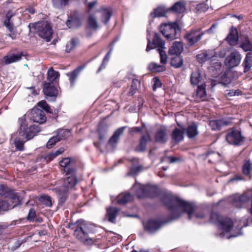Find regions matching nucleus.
<instances>
[{"label": "nucleus", "instance_id": "obj_1", "mask_svg": "<svg viewBox=\"0 0 252 252\" xmlns=\"http://www.w3.org/2000/svg\"><path fill=\"white\" fill-rule=\"evenodd\" d=\"M162 202L170 211L171 220L178 219L182 214L187 213L188 218L190 220L194 216L197 219L203 218L204 214L197 213L199 208L184 200L169 194H165L161 198Z\"/></svg>", "mask_w": 252, "mask_h": 252}, {"label": "nucleus", "instance_id": "obj_2", "mask_svg": "<svg viewBox=\"0 0 252 252\" xmlns=\"http://www.w3.org/2000/svg\"><path fill=\"white\" fill-rule=\"evenodd\" d=\"M20 127L16 133L17 137L14 141L16 149L20 151L24 149V142L32 139L41 131L38 125H33L28 127V123L25 118L19 119Z\"/></svg>", "mask_w": 252, "mask_h": 252}, {"label": "nucleus", "instance_id": "obj_3", "mask_svg": "<svg viewBox=\"0 0 252 252\" xmlns=\"http://www.w3.org/2000/svg\"><path fill=\"white\" fill-rule=\"evenodd\" d=\"M74 236L82 243L91 245L94 243L91 236L94 233L93 226L84 220L78 221L74 227Z\"/></svg>", "mask_w": 252, "mask_h": 252}, {"label": "nucleus", "instance_id": "obj_4", "mask_svg": "<svg viewBox=\"0 0 252 252\" xmlns=\"http://www.w3.org/2000/svg\"><path fill=\"white\" fill-rule=\"evenodd\" d=\"M28 27L31 32L37 33L40 37L47 42L51 40L53 31L48 22L42 21L36 23H30Z\"/></svg>", "mask_w": 252, "mask_h": 252}, {"label": "nucleus", "instance_id": "obj_5", "mask_svg": "<svg viewBox=\"0 0 252 252\" xmlns=\"http://www.w3.org/2000/svg\"><path fill=\"white\" fill-rule=\"evenodd\" d=\"M210 220L217 224L220 229L226 233L229 232L233 228V221L230 218L220 215L217 212L211 213Z\"/></svg>", "mask_w": 252, "mask_h": 252}, {"label": "nucleus", "instance_id": "obj_6", "mask_svg": "<svg viewBox=\"0 0 252 252\" xmlns=\"http://www.w3.org/2000/svg\"><path fill=\"white\" fill-rule=\"evenodd\" d=\"M252 199V189L247 190L242 194L236 193L232 195L229 198V202L234 207L242 209Z\"/></svg>", "mask_w": 252, "mask_h": 252}, {"label": "nucleus", "instance_id": "obj_7", "mask_svg": "<svg viewBox=\"0 0 252 252\" xmlns=\"http://www.w3.org/2000/svg\"><path fill=\"white\" fill-rule=\"evenodd\" d=\"M210 65L208 67V75L214 79L218 78L224 69V65L221 61L213 56L209 61Z\"/></svg>", "mask_w": 252, "mask_h": 252}, {"label": "nucleus", "instance_id": "obj_8", "mask_svg": "<svg viewBox=\"0 0 252 252\" xmlns=\"http://www.w3.org/2000/svg\"><path fill=\"white\" fill-rule=\"evenodd\" d=\"M158 189L157 186L150 185H140L137 187L135 191L136 195L138 198L155 197L158 194Z\"/></svg>", "mask_w": 252, "mask_h": 252}, {"label": "nucleus", "instance_id": "obj_9", "mask_svg": "<svg viewBox=\"0 0 252 252\" xmlns=\"http://www.w3.org/2000/svg\"><path fill=\"white\" fill-rule=\"evenodd\" d=\"M178 31H180V29L176 23L171 24H164L160 26V32L163 35L170 40H174L177 38Z\"/></svg>", "mask_w": 252, "mask_h": 252}, {"label": "nucleus", "instance_id": "obj_10", "mask_svg": "<svg viewBox=\"0 0 252 252\" xmlns=\"http://www.w3.org/2000/svg\"><path fill=\"white\" fill-rule=\"evenodd\" d=\"M226 140L230 144L239 146L244 141L245 137L242 136L241 131L233 129L227 134Z\"/></svg>", "mask_w": 252, "mask_h": 252}, {"label": "nucleus", "instance_id": "obj_11", "mask_svg": "<svg viewBox=\"0 0 252 252\" xmlns=\"http://www.w3.org/2000/svg\"><path fill=\"white\" fill-rule=\"evenodd\" d=\"M14 13L11 10L7 12L5 19L3 21V25L6 28L8 31L10 32L8 36L11 37L12 39H14L17 36V32L16 28L14 26L13 17Z\"/></svg>", "mask_w": 252, "mask_h": 252}, {"label": "nucleus", "instance_id": "obj_12", "mask_svg": "<svg viewBox=\"0 0 252 252\" xmlns=\"http://www.w3.org/2000/svg\"><path fill=\"white\" fill-rule=\"evenodd\" d=\"M30 119L33 122L39 124L44 123L46 121V117L43 110L34 107L30 113Z\"/></svg>", "mask_w": 252, "mask_h": 252}, {"label": "nucleus", "instance_id": "obj_13", "mask_svg": "<svg viewBox=\"0 0 252 252\" xmlns=\"http://www.w3.org/2000/svg\"><path fill=\"white\" fill-rule=\"evenodd\" d=\"M232 123L231 119L222 118L217 120H210L209 126L213 130H220L222 126H228Z\"/></svg>", "mask_w": 252, "mask_h": 252}, {"label": "nucleus", "instance_id": "obj_14", "mask_svg": "<svg viewBox=\"0 0 252 252\" xmlns=\"http://www.w3.org/2000/svg\"><path fill=\"white\" fill-rule=\"evenodd\" d=\"M231 79L230 78V70L225 71L223 74L216 79H211L210 83L211 89L218 84H221L224 86H226L231 83Z\"/></svg>", "mask_w": 252, "mask_h": 252}, {"label": "nucleus", "instance_id": "obj_15", "mask_svg": "<svg viewBox=\"0 0 252 252\" xmlns=\"http://www.w3.org/2000/svg\"><path fill=\"white\" fill-rule=\"evenodd\" d=\"M66 24L69 28H77L80 27L82 22L79 12L76 10L72 12L66 21Z\"/></svg>", "mask_w": 252, "mask_h": 252}, {"label": "nucleus", "instance_id": "obj_16", "mask_svg": "<svg viewBox=\"0 0 252 252\" xmlns=\"http://www.w3.org/2000/svg\"><path fill=\"white\" fill-rule=\"evenodd\" d=\"M151 136L148 131H146L145 134L142 133L139 140V143L135 147V151L137 152L145 151L147 149V143L151 141Z\"/></svg>", "mask_w": 252, "mask_h": 252}, {"label": "nucleus", "instance_id": "obj_17", "mask_svg": "<svg viewBox=\"0 0 252 252\" xmlns=\"http://www.w3.org/2000/svg\"><path fill=\"white\" fill-rule=\"evenodd\" d=\"M168 140L167 129L164 126H161L158 128L155 135V140L157 143L164 144Z\"/></svg>", "mask_w": 252, "mask_h": 252}, {"label": "nucleus", "instance_id": "obj_18", "mask_svg": "<svg viewBox=\"0 0 252 252\" xmlns=\"http://www.w3.org/2000/svg\"><path fill=\"white\" fill-rule=\"evenodd\" d=\"M241 60L240 54L237 51L233 52L226 59V61H228V64H224L225 65H228L231 68L236 67L239 64Z\"/></svg>", "mask_w": 252, "mask_h": 252}, {"label": "nucleus", "instance_id": "obj_19", "mask_svg": "<svg viewBox=\"0 0 252 252\" xmlns=\"http://www.w3.org/2000/svg\"><path fill=\"white\" fill-rule=\"evenodd\" d=\"M239 39L238 32L237 28L235 27H231L229 31V33L225 38L231 46L237 45Z\"/></svg>", "mask_w": 252, "mask_h": 252}, {"label": "nucleus", "instance_id": "obj_20", "mask_svg": "<svg viewBox=\"0 0 252 252\" xmlns=\"http://www.w3.org/2000/svg\"><path fill=\"white\" fill-rule=\"evenodd\" d=\"M203 33L200 31H192L187 33L185 37L189 45H193L200 39Z\"/></svg>", "mask_w": 252, "mask_h": 252}, {"label": "nucleus", "instance_id": "obj_21", "mask_svg": "<svg viewBox=\"0 0 252 252\" xmlns=\"http://www.w3.org/2000/svg\"><path fill=\"white\" fill-rule=\"evenodd\" d=\"M143 225L146 230L152 233L158 230L161 227V223L159 221L151 220L143 222Z\"/></svg>", "mask_w": 252, "mask_h": 252}, {"label": "nucleus", "instance_id": "obj_22", "mask_svg": "<svg viewBox=\"0 0 252 252\" xmlns=\"http://www.w3.org/2000/svg\"><path fill=\"white\" fill-rule=\"evenodd\" d=\"M126 126H122L118 128L108 141V144L112 147H115L120 140V137L124 133Z\"/></svg>", "mask_w": 252, "mask_h": 252}, {"label": "nucleus", "instance_id": "obj_23", "mask_svg": "<svg viewBox=\"0 0 252 252\" xmlns=\"http://www.w3.org/2000/svg\"><path fill=\"white\" fill-rule=\"evenodd\" d=\"M22 53L17 54H10L4 56L0 60V66L8 64L18 61L21 59Z\"/></svg>", "mask_w": 252, "mask_h": 252}, {"label": "nucleus", "instance_id": "obj_24", "mask_svg": "<svg viewBox=\"0 0 252 252\" xmlns=\"http://www.w3.org/2000/svg\"><path fill=\"white\" fill-rule=\"evenodd\" d=\"M22 53L17 54H10L4 56L0 60V66L8 64L18 61L21 59Z\"/></svg>", "mask_w": 252, "mask_h": 252}, {"label": "nucleus", "instance_id": "obj_25", "mask_svg": "<svg viewBox=\"0 0 252 252\" xmlns=\"http://www.w3.org/2000/svg\"><path fill=\"white\" fill-rule=\"evenodd\" d=\"M22 53L17 54H10L4 56L0 60V66L8 64L18 61L21 59Z\"/></svg>", "mask_w": 252, "mask_h": 252}, {"label": "nucleus", "instance_id": "obj_26", "mask_svg": "<svg viewBox=\"0 0 252 252\" xmlns=\"http://www.w3.org/2000/svg\"><path fill=\"white\" fill-rule=\"evenodd\" d=\"M96 11L101 14V22L105 25L107 24L112 15V9L110 8L101 7Z\"/></svg>", "mask_w": 252, "mask_h": 252}, {"label": "nucleus", "instance_id": "obj_27", "mask_svg": "<svg viewBox=\"0 0 252 252\" xmlns=\"http://www.w3.org/2000/svg\"><path fill=\"white\" fill-rule=\"evenodd\" d=\"M164 45V42L160 38L158 33H155L153 40V45H151L150 41L148 39V42L146 51L147 52H149L150 50L153 49L154 47H160V49H162Z\"/></svg>", "mask_w": 252, "mask_h": 252}, {"label": "nucleus", "instance_id": "obj_28", "mask_svg": "<svg viewBox=\"0 0 252 252\" xmlns=\"http://www.w3.org/2000/svg\"><path fill=\"white\" fill-rule=\"evenodd\" d=\"M242 173L250 179L252 177V162L250 159H245L241 167Z\"/></svg>", "mask_w": 252, "mask_h": 252}, {"label": "nucleus", "instance_id": "obj_29", "mask_svg": "<svg viewBox=\"0 0 252 252\" xmlns=\"http://www.w3.org/2000/svg\"><path fill=\"white\" fill-rule=\"evenodd\" d=\"M76 183V177L68 176L64 179L63 186L61 188L70 191L74 188Z\"/></svg>", "mask_w": 252, "mask_h": 252}, {"label": "nucleus", "instance_id": "obj_30", "mask_svg": "<svg viewBox=\"0 0 252 252\" xmlns=\"http://www.w3.org/2000/svg\"><path fill=\"white\" fill-rule=\"evenodd\" d=\"M169 11V8L165 7L163 5H160L154 9V11L151 13L150 17L152 19L156 17H164Z\"/></svg>", "mask_w": 252, "mask_h": 252}, {"label": "nucleus", "instance_id": "obj_31", "mask_svg": "<svg viewBox=\"0 0 252 252\" xmlns=\"http://www.w3.org/2000/svg\"><path fill=\"white\" fill-rule=\"evenodd\" d=\"M183 44L180 41L174 42L169 49L168 53L171 55H179L183 51Z\"/></svg>", "mask_w": 252, "mask_h": 252}, {"label": "nucleus", "instance_id": "obj_32", "mask_svg": "<svg viewBox=\"0 0 252 252\" xmlns=\"http://www.w3.org/2000/svg\"><path fill=\"white\" fill-rule=\"evenodd\" d=\"M43 92L45 95L49 96H56L58 94V90L55 87L52 86L50 83L45 82L44 84Z\"/></svg>", "mask_w": 252, "mask_h": 252}, {"label": "nucleus", "instance_id": "obj_33", "mask_svg": "<svg viewBox=\"0 0 252 252\" xmlns=\"http://www.w3.org/2000/svg\"><path fill=\"white\" fill-rule=\"evenodd\" d=\"M119 209L116 207H109L107 209L106 217L108 221L112 223H115L116 218L117 216Z\"/></svg>", "mask_w": 252, "mask_h": 252}, {"label": "nucleus", "instance_id": "obj_34", "mask_svg": "<svg viewBox=\"0 0 252 252\" xmlns=\"http://www.w3.org/2000/svg\"><path fill=\"white\" fill-rule=\"evenodd\" d=\"M6 197L9 199V201L8 202L10 204L9 209H12L18 205H21L20 201L17 193L11 190L9 194ZM7 202H8V201Z\"/></svg>", "mask_w": 252, "mask_h": 252}, {"label": "nucleus", "instance_id": "obj_35", "mask_svg": "<svg viewBox=\"0 0 252 252\" xmlns=\"http://www.w3.org/2000/svg\"><path fill=\"white\" fill-rule=\"evenodd\" d=\"M244 67V72L247 73L250 71L252 67V52H248L242 64Z\"/></svg>", "mask_w": 252, "mask_h": 252}, {"label": "nucleus", "instance_id": "obj_36", "mask_svg": "<svg viewBox=\"0 0 252 252\" xmlns=\"http://www.w3.org/2000/svg\"><path fill=\"white\" fill-rule=\"evenodd\" d=\"M169 9V11H172L178 14L182 13L186 10L185 3L183 1H178Z\"/></svg>", "mask_w": 252, "mask_h": 252}, {"label": "nucleus", "instance_id": "obj_37", "mask_svg": "<svg viewBox=\"0 0 252 252\" xmlns=\"http://www.w3.org/2000/svg\"><path fill=\"white\" fill-rule=\"evenodd\" d=\"M185 133V128L180 129L175 128L171 134L172 139L175 142H180L183 140L184 135Z\"/></svg>", "mask_w": 252, "mask_h": 252}, {"label": "nucleus", "instance_id": "obj_38", "mask_svg": "<svg viewBox=\"0 0 252 252\" xmlns=\"http://www.w3.org/2000/svg\"><path fill=\"white\" fill-rule=\"evenodd\" d=\"M185 132L189 138L192 139L196 136L198 134L197 126L195 124L192 123L185 128Z\"/></svg>", "mask_w": 252, "mask_h": 252}, {"label": "nucleus", "instance_id": "obj_39", "mask_svg": "<svg viewBox=\"0 0 252 252\" xmlns=\"http://www.w3.org/2000/svg\"><path fill=\"white\" fill-rule=\"evenodd\" d=\"M69 191L61 188L57 191L59 198V205L62 206L65 202Z\"/></svg>", "mask_w": 252, "mask_h": 252}, {"label": "nucleus", "instance_id": "obj_40", "mask_svg": "<svg viewBox=\"0 0 252 252\" xmlns=\"http://www.w3.org/2000/svg\"><path fill=\"white\" fill-rule=\"evenodd\" d=\"M87 24L89 28L96 30L98 28L96 18L94 14H90L87 19Z\"/></svg>", "mask_w": 252, "mask_h": 252}, {"label": "nucleus", "instance_id": "obj_41", "mask_svg": "<svg viewBox=\"0 0 252 252\" xmlns=\"http://www.w3.org/2000/svg\"><path fill=\"white\" fill-rule=\"evenodd\" d=\"M39 203L43 207H51L52 206V198L47 195H41L38 198Z\"/></svg>", "mask_w": 252, "mask_h": 252}, {"label": "nucleus", "instance_id": "obj_42", "mask_svg": "<svg viewBox=\"0 0 252 252\" xmlns=\"http://www.w3.org/2000/svg\"><path fill=\"white\" fill-rule=\"evenodd\" d=\"M133 199L132 195L129 193L120 195L117 199L119 204H125Z\"/></svg>", "mask_w": 252, "mask_h": 252}, {"label": "nucleus", "instance_id": "obj_43", "mask_svg": "<svg viewBox=\"0 0 252 252\" xmlns=\"http://www.w3.org/2000/svg\"><path fill=\"white\" fill-rule=\"evenodd\" d=\"M240 47L245 51L252 52V43H251L249 37L246 36L244 40L240 44Z\"/></svg>", "mask_w": 252, "mask_h": 252}, {"label": "nucleus", "instance_id": "obj_44", "mask_svg": "<svg viewBox=\"0 0 252 252\" xmlns=\"http://www.w3.org/2000/svg\"><path fill=\"white\" fill-rule=\"evenodd\" d=\"M81 70V68H77L74 70L72 72L67 74V75L69 77V80L71 87L74 86L75 82Z\"/></svg>", "mask_w": 252, "mask_h": 252}, {"label": "nucleus", "instance_id": "obj_45", "mask_svg": "<svg viewBox=\"0 0 252 252\" xmlns=\"http://www.w3.org/2000/svg\"><path fill=\"white\" fill-rule=\"evenodd\" d=\"M59 76V72L54 70L52 67L49 69L47 72V79L50 82L49 83H53Z\"/></svg>", "mask_w": 252, "mask_h": 252}, {"label": "nucleus", "instance_id": "obj_46", "mask_svg": "<svg viewBox=\"0 0 252 252\" xmlns=\"http://www.w3.org/2000/svg\"><path fill=\"white\" fill-rule=\"evenodd\" d=\"M170 63L171 66L175 68H179L183 64V59L180 56L176 55L175 57L171 59Z\"/></svg>", "mask_w": 252, "mask_h": 252}, {"label": "nucleus", "instance_id": "obj_47", "mask_svg": "<svg viewBox=\"0 0 252 252\" xmlns=\"http://www.w3.org/2000/svg\"><path fill=\"white\" fill-rule=\"evenodd\" d=\"M202 77L198 70L192 72L190 76V82L192 85H197L201 80Z\"/></svg>", "mask_w": 252, "mask_h": 252}, {"label": "nucleus", "instance_id": "obj_48", "mask_svg": "<svg viewBox=\"0 0 252 252\" xmlns=\"http://www.w3.org/2000/svg\"><path fill=\"white\" fill-rule=\"evenodd\" d=\"M79 44V40L77 38H72L70 41L68 42L66 45L65 51L69 53L76 46Z\"/></svg>", "mask_w": 252, "mask_h": 252}, {"label": "nucleus", "instance_id": "obj_49", "mask_svg": "<svg viewBox=\"0 0 252 252\" xmlns=\"http://www.w3.org/2000/svg\"><path fill=\"white\" fill-rule=\"evenodd\" d=\"M148 68L154 72H163L165 70L166 67L163 65H158L156 63H152L149 64Z\"/></svg>", "mask_w": 252, "mask_h": 252}, {"label": "nucleus", "instance_id": "obj_50", "mask_svg": "<svg viewBox=\"0 0 252 252\" xmlns=\"http://www.w3.org/2000/svg\"><path fill=\"white\" fill-rule=\"evenodd\" d=\"M196 98L201 101L205 100V85L202 84L198 86L196 90Z\"/></svg>", "mask_w": 252, "mask_h": 252}, {"label": "nucleus", "instance_id": "obj_51", "mask_svg": "<svg viewBox=\"0 0 252 252\" xmlns=\"http://www.w3.org/2000/svg\"><path fill=\"white\" fill-rule=\"evenodd\" d=\"M69 0H52L53 6L59 9L63 8L68 4Z\"/></svg>", "mask_w": 252, "mask_h": 252}, {"label": "nucleus", "instance_id": "obj_52", "mask_svg": "<svg viewBox=\"0 0 252 252\" xmlns=\"http://www.w3.org/2000/svg\"><path fill=\"white\" fill-rule=\"evenodd\" d=\"M107 130L106 126L101 125L98 126L97 132L99 140L103 141L104 140V137L107 132Z\"/></svg>", "mask_w": 252, "mask_h": 252}, {"label": "nucleus", "instance_id": "obj_53", "mask_svg": "<svg viewBox=\"0 0 252 252\" xmlns=\"http://www.w3.org/2000/svg\"><path fill=\"white\" fill-rule=\"evenodd\" d=\"M138 83V80L137 79H133L129 91L128 93V94L129 95H133L134 94L136 93V91L138 90L137 84Z\"/></svg>", "mask_w": 252, "mask_h": 252}, {"label": "nucleus", "instance_id": "obj_54", "mask_svg": "<svg viewBox=\"0 0 252 252\" xmlns=\"http://www.w3.org/2000/svg\"><path fill=\"white\" fill-rule=\"evenodd\" d=\"M37 105L43 110L49 113H52V109L50 107L46 101L42 100L38 102Z\"/></svg>", "mask_w": 252, "mask_h": 252}, {"label": "nucleus", "instance_id": "obj_55", "mask_svg": "<svg viewBox=\"0 0 252 252\" xmlns=\"http://www.w3.org/2000/svg\"><path fill=\"white\" fill-rule=\"evenodd\" d=\"M112 50H113V47H112L110 48V49L109 50V51H108V52L106 54V55L104 57L101 65L100 66L98 70L97 71V73L99 72L102 69V68H104L105 67V65H104V63L105 62H107L109 61Z\"/></svg>", "mask_w": 252, "mask_h": 252}, {"label": "nucleus", "instance_id": "obj_56", "mask_svg": "<svg viewBox=\"0 0 252 252\" xmlns=\"http://www.w3.org/2000/svg\"><path fill=\"white\" fill-rule=\"evenodd\" d=\"M60 141V138H58L57 135L52 137L48 141L46 145L47 148L48 149L51 148L54 145Z\"/></svg>", "mask_w": 252, "mask_h": 252}, {"label": "nucleus", "instance_id": "obj_57", "mask_svg": "<svg viewBox=\"0 0 252 252\" xmlns=\"http://www.w3.org/2000/svg\"><path fill=\"white\" fill-rule=\"evenodd\" d=\"M11 190L4 185H0V195L6 197L9 194Z\"/></svg>", "mask_w": 252, "mask_h": 252}, {"label": "nucleus", "instance_id": "obj_58", "mask_svg": "<svg viewBox=\"0 0 252 252\" xmlns=\"http://www.w3.org/2000/svg\"><path fill=\"white\" fill-rule=\"evenodd\" d=\"M69 131L66 129H62L58 131L57 136L60 138V140L65 139L69 134Z\"/></svg>", "mask_w": 252, "mask_h": 252}, {"label": "nucleus", "instance_id": "obj_59", "mask_svg": "<svg viewBox=\"0 0 252 252\" xmlns=\"http://www.w3.org/2000/svg\"><path fill=\"white\" fill-rule=\"evenodd\" d=\"M158 50L160 55V63L165 64L167 59L166 52L162 49H158Z\"/></svg>", "mask_w": 252, "mask_h": 252}, {"label": "nucleus", "instance_id": "obj_60", "mask_svg": "<svg viewBox=\"0 0 252 252\" xmlns=\"http://www.w3.org/2000/svg\"><path fill=\"white\" fill-rule=\"evenodd\" d=\"M36 216L35 211L33 208H31L29 210L28 215L27 217L28 220L30 221L33 220Z\"/></svg>", "mask_w": 252, "mask_h": 252}, {"label": "nucleus", "instance_id": "obj_61", "mask_svg": "<svg viewBox=\"0 0 252 252\" xmlns=\"http://www.w3.org/2000/svg\"><path fill=\"white\" fill-rule=\"evenodd\" d=\"M242 93H243L239 89L236 90H231L229 91V92H228L226 94L228 96H235V95H242Z\"/></svg>", "mask_w": 252, "mask_h": 252}, {"label": "nucleus", "instance_id": "obj_62", "mask_svg": "<svg viewBox=\"0 0 252 252\" xmlns=\"http://www.w3.org/2000/svg\"><path fill=\"white\" fill-rule=\"evenodd\" d=\"M71 162V158H63L60 162V165L61 166L64 168L66 167L69 163Z\"/></svg>", "mask_w": 252, "mask_h": 252}, {"label": "nucleus", "instance_id": "obj_63", "mask_svg": "<svg viewBox=\"0 0 252 252\" xmlns=\"http://www.w3.org/2000/svg\"><path fill=\"white\" fill-rule=\"evenodd\" d=\"M64 172H66V175L68 176H76V169L74 168H69L67 169L66 170L64 169Z\"/></svg>", "mask_w": 252, "mask_h": 252}, {"label": "nucleus", "instance_id": "obj_64", "mask_svg": "<svg viewBox=\"0 0 252 252\" xmlns=\"http://www.w3.org/2000/svg\"><path fill=\"white\" fill-rule=\"evenodd\" d=\"M154 84L153 86V90L155 91L158 88L161 86V83L160 80L157 77H154L153 78Z\"/></svg>", "mask_w": 252, "mask_h": 252}]
</instances>
